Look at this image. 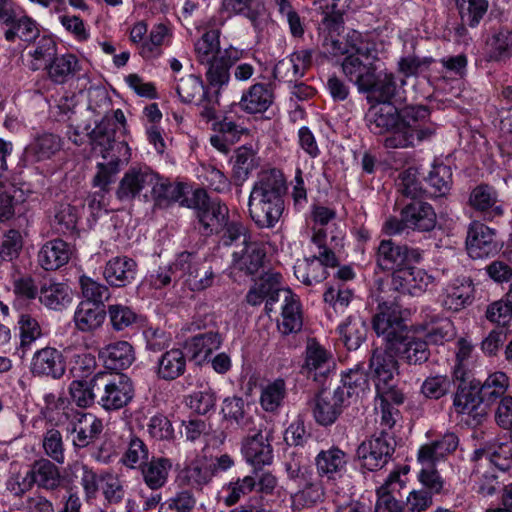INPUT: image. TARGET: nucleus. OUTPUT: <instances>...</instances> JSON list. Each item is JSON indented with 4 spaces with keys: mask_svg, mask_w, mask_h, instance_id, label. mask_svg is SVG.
I'll return each instance as SVG.
<instances>
[{
    "mask_svg": "<svg viewBox=\"0 0 512 512\" xmlns=\"http://www.w3.org/2000/svg\"><path fill=\"white\" fill-rule=\"evenodd\" d=\"M510 386V379L506 373L495 371L490 373L480 388L483 401L493 403L506 396L505 393Z\"/></svg>",
    "mask_w": 512,
    "mask_h": 512,
    "instance_id": "58",
    "label": "nucleus"
},
{
    "mask_svg": "<svg viewBox=\"0 0 512 512\" xmlns=\"http://www.w3.org/2000/svg\"><path fill=\"white\" fill-rule=\"evenodd\" d=\"M497 231L480 221L470 223L467 230L466 250L472 259H483L498 252Z\"/></svg>",
    "mask_w": 512,
    "mask_h": 512,
    "instance_id": "17",
    "label": "nucleus"
},
{
    "mask_svg": "<svg viewBox=\"0 0 512 512\" xmlns=\"http://www.w3.org/2000/svg\"><path fill=\"white\" fill-rule=\"evenodd\" d=\"M73 320L79 331L93 332L104 323L105 310L103 305L93 301H81L75 310Z\"/></svg>",
    "mask_w": 512,
    "mask_h": 512,
    "instance_id": "41",
    "label": "nucleus"
},
{
    "mask_svg": "<svg viewBox=\"0 0 512 512\" xmlns=\"http://www.w3.org/2000/svg\"><path fill=\"white\" fill-rule=\"evenodd\" d=\"M96 382L98 404L106 411L119 410L134 397L133 383L125 374L97 373Z\"/></svg>",
    "mask_w": 512,
    "mask_h": 512,
    "instance_id": "9",
    "label": "nucleus"
},
{
    "mask_svg": "<svg viewBox=\"0 0 512 512\" xmlns=\"http://www.w3.org/2000/svg\"><path fill=\"white\" fill-rule=\"evenodd\" d=\"M73 254L72 247L62 239L47 241L38 252V263L47 271L66 265Z\"/></svg>",
    "mask_w": 512,
    "mask_h": 512,
    "instance_id": "32",
    "label": "nucleus"
},
{
    "mask_svg": "<svg viewBox=\"0 0 512 512\" xmlns=\"http://www.w3.org/2000/svg\"><path fill=\"white\" fill-rule=\"evenodd\" d=\"M98 357L105 368L123 370L135 361V351L128 341L119 340L103 346L99 350Z\"/></svg>",
    "mask_w": 512,
    "mask_h": 512,
    "instance_id": "26",
    "label": "nucleus"
},
{
    "mask_svg": "<svg viewBox=\"0 0 512 512\" xmlns=\"http://www.w3.org/2000/svg\"><path fill=\"white\" fill-rule=\"evenodd\" d=\"M175 90L181 102L199 106L200 115L205 120L210 121L216 117L218 94L211 93L199 76L190 74L181 77Z\"/></svg>",
    "mask_w": 512,
    "mask_h": 512,
    "instance_id": "10",
    "label": "nucleus"
},
{
    "mask_svg": "<svg viewBox=\"0 0 512 512\" xmlns=\"http://www.w3.org/2000/svg\"><path fill=\"white\" fill-rule=\"evenodd\" d=\"M332 352L314 339L307 342L302 372L316 382H323L335 370Z\"/></svg>",
    "mask_w": 512,
    "mask_h": 512,
    "instance_id": "16",
    "label": "nucleus"
},
{
    "mask_svg": "<svg viewBox=\"0 0 512 512\" xmlns=\"http://www.w3.org/2000/svg\"><path fill=\"white\" fill-rule=\"evenodd\" d=\"M69 430L72 433V442L75 447L88 446L102 431V421L92 413L77 412L71 422Z\"/></svg>",
    "mask_w": 512,
    "mask_h": 512,
    "instance_id": "28",
    "label": "nucleus"
},
{
    "mask_svg": "<svg viewBox=\"0 0 512 512\" xmlns=\"http://www.w3.org/2000/svg\"><path fill=\"white\" fill-rule=\"evenodd\" d=\"M341 340L348 350H356L366 339L367 324L359 314L350 315L338 325Z\"/></svg>",
    "mask_w": 512,
    "mask_h": 512,
    "instance_id": "45",
    "label": "nucleus"
},
{
    "mask_svg": "<svg viewBox=\"0 0 512 512\" xmlns=\"http://www.w3.org/2000/svg\"><path fill=\"white\" fill-rule=\"evenodd\" d=\"M459 440L454 433H446L441 439L422 445L417 453V461L428 463V459L439 462L458 446Z\"/></svg>",
    "mask_w": 512,
    "mask_h": 512,
    "instance_id": "46",
    "label": "nucleus"
},
{
    "mask_svg": "<svg viewBox=\"0 0 512 512\" xmlns=\"http://www.w3.org/2000/svg\"><path fill=\"white\" fill-rule=\"evenodd\" d=\"M409 471L408 465L396 467L389 473L384 483L376 488L375 512H405L403 504L394 494L406 486Z\"/></svg>",
    "mask_w": 512,
    "mask_h": 512,
    "instance_id": "13",
    "label": "nucleus"
},
{
    "mask_svg": "<svg viewBox=\"0 0 512 512\" xmlns=\"http://www.w3.org/2000/svg\"><path fill=\"white\" fill-rule=\"evenodd\" d=\"M274 95L268 85L256 83L243 92L240 107L247 113H263L272 105Z\"/></svg>",
    "mask_w": 512,
    "mask_h": 512,
    "instance_id": "42",
    "label": "nucleus"
},
{
    "mask_svg": "<svg viewBox=\"0 0 512 512\" xmlns=\"http://www.w3.org/2000/svg\"><path fill=\"white\" fill-rule=\"evenodd\" d=\"M256 478L247 475L225 484L221 490V498L225 505L232 506L256 489Z\"/></svg>",
    "mask_w": 512,
    "mask_h": 512,
    "instance_id": "57",
    "label": "nucleus"
},
{
    "mask_svg": "<svg viewBox=\"0 0 512 512\" xmlns=\"http://www.w3.org/2000/svg\"><path fill=\"white\" fill-rule=\"evenodd\" d=\"M79 211L69 203H60L54 207L52 225L59 233H66L76 228Z\"/></svg>",
    "mask_w": 512,
    "mask_h": 512,
    "instance_id": "63",
    "label": "nucleus"
},
{
    "mask_svg": "<svg viewBox=\"0 0 512 512\" xmlns=\"http://www.w3.org/2000/svg\"><path fill=\"white\" fill-rule=\"evenodd\" d=\"M393 350L377 349L370 359V373L376 389L378 400L393 401L400 404L404 400L398 389V364Z\"/></svg>",
    "mask_w": 512,
    "mask_h": 512,
    "instance_id": "4",
    "label": "nucleus"
},
{
    "mask_svg": "<svg viewBox=\"0 0 512 512\" xmlns=\"http://www.w3.org/2000/svg\"><path fill=\"white\" fill-rule=\"evenodd\" d=\"M56 55L57 44L54 39L50 36H42L28 52V66L33 71H37L42 67L47 68Z\"/></svg>",
    "mask_w": 512,
    "mask_h": 512,
    "instance_id": "53",
    "label": "nucleus"
},
{
    "mask_svg": "<svg viewBox=\"0 0 512 512\" xmlns=\"http://www.w3.org/2000/svg\"><path fill=\"white\" fill-rule=\"evenodd\" d=\"M348 455L337 446L322 449L315 457V466L320 477L335 480L346 471Z\"/></svg>",
    "mask_w": 512,
    "mask_h": 512,
    "instance_id": "27",
    "label": "nucleus"
},
{
    "mask_svg": "<svg viewBox=\"0 0 512 512\" xmlns=\"http://www.w3.org/2000/svg\"><path fill=\"white\" fill-rule=\"evenodd\" d=\"M415 332L435 345H442L456 336L453 322L429 308L422 311V323L415 326Z\"/></svg>",
    "mask_w": 512,
    "mask_h": 512,
    "instance_id": "18",
    "label": "nucleus"
},
{
    "mask_svg": "<svg viewBox=\"0 0 512 512\" xmlns=\"http://www.w3.org/2000/svg\"><path fill=\"white\" fill-rule=\"evenodd\" d=\"M421 260L419 249L398 245L391 240H382L376 255L377 265L382 270L392 271V274L407 265L418 264Z\"/></svg>",
    "mask_w": 512,
    "mask_h": 512,
    "instance_id": "15",
    "label": "nucleus"
},
{
    "mask_svg": "<svg viewBox=\"0 0 512 512\" xmlns=\"http://www.w3.org/2000/svg\"><path fill=\"white\" fill-rule=\"evenodd\" d=\"M93 150L103 158V161L97 163L94 186L107 189L120 171L121 163L130 160V147L124 141L115 142L112 135L105 132L99 139H94Z\"/></svg>",
    "mask_w": 512,
    "mask_h": 512,
    "instance_id": "5",
    "label": "nucleus"
},
{
    "mask_svg": "<svg viewBox=\"0 0 512 512\" xmlns=\"http://www.w3.org/2000/svg\"><path fill=\"white\" fill-rule=\"evenodd\" d=\"M136 272L137 264L132 258L116 256L106 263L103 277L112 287H124L134 281Z\"/></svg>",
    "mask_w": 512,
    "mask_h": 512,
    "instance_id": "30",
    "label": "nucleus"
},
{
    "mask_svg": "<svg viewBox=\"0 0 512 512\" xmlns=\"http://www.w3.org/2000/svg\"><path fill=\"white\" fill-rule=\"evenodd\" d=\"M9 28L5 31V39L9 42H14L16 38L23 41H32L39 36L38 23L29 16H21L15 19L12 13V20L6 24Z\"/></svg>",
    "mask_w": 512,
    "mask_h": 512,
    "instance_id": "55",
    "label": "nucleus"
},
{
    "mask_svg": "<svg viewBox=\"0 0 512 512\" xmlns=\"http://www.w3.org/2000/svg\"><path fill=\"white\" fill-rule=\"evenodd\" d=\"M401 215L407 229L414 231H431L437 223L433 207L429 203L422 201H414L406 205L402 209Z\"/></svg>",
    "mask_w": 512,
    "mask_h": 512,
    "instance_id": "25",
    "label": "nucleus"
},
{
    "mask_svg": "<svg viewBox=\"0 0 512 512\" xmlns=\"http://www.w3.org/2000/svg\"><path fill=\"white\" fill-rule=\"evenodd\" d=\"M432 282L433 277L430 274L411 264L392 274L391 284L394 290L402 294L420 296Z\"/></svg>",
    "mask_w": 512,
    "mask_h": 512,
    "instance_id": "22",
    "label": "nucleus"
},
{
    "mask_svg": "<svg viewBox=\"0 0 512 512\" xmlns=\"http://www.w3.org/2000/svg\"><path fill=\"white\" fill-rule=\"evenodd\" d=\"M158 180V174L148 167L130 168L119 182L116 196L121 201H130L136 197L152 196V188Z\"/></svg>",
    "mask_w": 512,
    "mask_h": 512,
    "instance_id": "14",
    "label": "nucleus"
},
{
    "mask_svg": "<svg viewBox=\"0 0 512 512\" xmlns=\"http://www.w3.org/2000/svg\"><path fill=\"white\" fill-rule=\"evenodd\" d=\"M281 275L278 273H266L261 276L249 288L246 294V302L251 306L265 304V312L268 316L274 311V305L279 301Z\"/></svg>",
    "mask_w": 512,
    "mask_h": 512,
    "instance_id": "19",
    "label": "nucleus"
},
{
    "mask_svg": "<svg viewBox=\"0 0 512 512\" xmlns=\"http://www.w3.org/2000/svg\"><path fill=\"white\" fill-rule=\"evenodd\" d=\"M62 144V139L56 134L48 132L37 133L25 147L24 153L32 161L41 162L51 159L61 150Z\"/></svg>",
    "mask_w": 512,
    "mask_h": 512,
    "instance_id": "35",
    "label": "nucleus"
},
{
    "mask_svg": "<svg viewBox=\"0 0 512 512\" xmlns=\"http://www.w3.org/2000/svg\"><path fill=\"white\" fill-rule=\"evenodd\" d=\"M459 14L463 23L476 27L486 15L488 0H457Z\"/></svg>",
    "mask_w": 512,
    "mask_h": 512,
    "instance_id": "64",
    "label": "nucleus"
},
{
    "mask_svg": "<svg viewBox=\"0 0 512 512\" xmlns=\"http://www.w3.org/2000/svg\"><path fill=\"white\" fill-rule=\"evenodd\" d=\"M171 468L172 462L170 459L153 457L142 467V475L145 484L153 490L161 488L167 482Z\"/></svg>",
    "mask_w": 512,
    "mask_h": 512,
    "instance_id": "49",
    "label": "nucleus"
},
{
    "mask_svg": "<svg viewBox=\"0 0 512 512\" xmlns=\"http://www.w3.org/2000/svg\"><path fill=\"white\" fill-rule=\"evenodd\" d=\"M96 375L90 380H73L69 384V396L72 403L81 408L91 406L96 399Z\"/></svg>",
    "mask_w": 512,
    "mask_h": 512,
    "instance_id": "61",
    "label": "nucleus"
},
{
    "mask_svg": "<svg viewBox=\"0 0 512 512\" xmlns=\"http://www.w3.org/2000/svg\"><path fill=\"white\" fill-rule=\"evenodd\" d=\"M220 30L210 29L194 42V54L199 64L206 68V79L211 86L214 81L223 80L226 70L218 67L220 55Z\"/></svg>",
    "mask_w": 512,
    "mask_h": 512,
    "instance_id": "11",
    "label": "nucleus"
},
{
    "mask_svg": "<svg viewBox=\"0 0 512 512\" xmlns=\"http://www.w3.org/2000/svg\"><path fill=\"white\" fill-rule=\"evenodd\" d=\"M405 314L406 311L395 301H385L378 305L372 325L376 334L384 338L389 350H399L398 341L403 340L409 330L405 323Z\"/></svg>",
    "mask_w": 512,
    "mask_h": 512,
    "instance_id": "8",
    "label": "nucleus"
},
{
    "mask_svg": "<svg viewBox=\"0 0 512 512\" xmlns=\"http://www.w3.org/2000/svg\"><path fill=\"white\" fill-rule=\"evenodd\" d=\"M469 204L488 220L500 217L504 213L497 191L492 186L486 184H480L471 191Z\"/></svg>",
    "mask_w": 512,
    "mask_h": 512,
    "instance_id": "29",
    "label": "nucleus"
},
{
    "mask_svg": "<svg viewBox=\"0 0 512 512\" xmlns=\"http://www.w3.org/2000/svg\"><path fill=\"white\" fill-rule=\"evenodd\" d=\"M367 125L374 134L389 133L386 148L415 147L430 140L437 131L430 121V111L423 105H409L398 110L391 103L372 105L366 114Z\"/></svg>",
    "mask_w": 512,
    "mask_h": 512,
    "instance_id": "1",
    "label": "nucleus"
},
{
    "mask_svg": "<svg viewBox=\"0 0 512 512\" xmlns=\"http://www.w3.org/2000/svg\"><path fill=\"white\" fill-rule=\"evenodd\" d=\"M406 81L403 78H396L392 73H379L373 75V82L370 88L363 89L362 92H369L370 97L380 103H390V100L401 101L404 97V86Z\"/></svg>",
    "mask_w": 512,
    "mask_h": 512,
    "instance_id": "24",
    "label": "nucleus"
},
{
    "mask_svg": "<svg viewBox=\"0 0 512 512\" xmlns=\"http://www.w3.org/2000/svg\"><path fill=\"white\" fill-rule=\"evenodd\" d=\"M420 337L423 336L415 332V326L409 329L403 340L398 341L399 350L393 349L394 353L400 355L409 364L425 362L429 357L428 343Z\"/></svg>",
    "mask_w": 512,
    "mask_h": 512,
    "instance_id": "37",
    "label": "nucleus"
},
{
    "mask_svg": "<svg viewBox=\"0 0 512 512\" xmlns=\"http://www.w3.org/2000/svg\"><path fill=\"white\" fill-rule=\"evenodd\" d=\"M345 405H348L346 399L339 397L336 390L332 394L323 391L316 397L314 417L321 425H331L336 421Z\"/></svg>",
    "mask_w": 512,
    "mask_h": 512,
    "instance_id": "39",
    "label": "nucleus"
},
{
    "mask_svg": "<svg viewBox=\"0 0 512 512\" xmlns=\"http://www.w3.org/2000/svg\"><path fill=\"white\" fill-rule=\"evenodd\" d=\"M236 241H239L241 245H237L232 253L231 273L240 271L245 274H253L257 272L265 256L262 244L252 241L246 234L243 225L231 223L227 228V239L224 240V243L232 245Z\"/></svg>",
    "mask_w": 512,
    "mask_h": 512,
    "instance_id": "6",
    "label": "nucleus"
},
{
    "mask_svg": "<svg viewBox=\"0 0 512 512\" xmlns=\"http://www.w3.org/2000/svg\"><path fill=\"white\" fill-rule=\"evenodd\" d=\"M281 319L278 322L279 331L288 335L300 331L303 324L302 309L299 297L290 289L282 290Z\"/></svg>",
    "mask_w": 512,
    "mask_h": 512,
    "instance_id": "31",
    "label": "nucleus"
},
{
    "mask_svg": "<svg viewBox=\"0 0 512 512\" xmlns=\"http://www.w3.org/2000/svg\"><path fill=\"white\" fill-rule=\"evenodd\" d=\"M485 458L500 471H507L512 468V431L509 438H503L494 443L488 451L476 450L474 460Z\"/></svg>",
    "mask_w": 512,
    "mask_h": 512,
    "instance_id": "44",
    "label": "nucleus"
},
{
    "mask_svg": "<svg viewBox=\"0 0 512 512\" xmlns=\"http://www.w3.org/2000/svg\"><path fill=\"white\" fill-rule=\"evenodd\" d=\"M331 46V53L334 55H346L342 62L345 76L354 82L361 92L370 88L377 70L375 62L384 52L385 44L369 35L352 30L347 33L344 41H332Z\"/></svg>",
    "mask_w": 512,
    "mask_h": 512,
    "instance_id": "2",
    "label": "nucleus"
},
{
    "mask_svg": "<svg viewBox=\"0 0 512 512\" xmlns=\"http://www.w3.org/2000/svg\"><path fill=\"white\" fill-rule=\"evenodd\" d=\"M369 390L368 378L360 367L350 369L342 375V385L336 391L339 397L345 398L350 404L358 400Z\"/></svg>",
    "mask_w": 512,
    "mask_h": 512,
    "instance_id": "43",
    "label": "nucleus"
},
{
    "mask_svg": "<svg viewBox=\"0 0 512 512\" xmlns=\"http://www.w3.org/2000/svg\"><path fill=\"white\" fill-rule=\"evenodd\" d=\"M213 477L211 465L203 455H195L188 458L185 467L179 474L181 483L192 488H201L208 484Z\"/></svg>",
    "mask_w": 512,
    "mask_h": 512,
    "instance_id": "36",
    "label": "nucleus"
},
{
    "mask_svg": "<svg viewBox=\"0 0 512 512\" xmlns=\"http://www.w3.org/2000/svg\"><path fill=\"white\" fill-rule=\"evenodd\" d=\"M482 397L472 387L460 386L454 395L452 414L469 426L481 423L485 412L481 408Z\"/></svg>",
    "mask_w": 512,
    "mask_h": 512,
    "instance_id": "21",
    "label": "nucleus"
},
{
    "mask_svg": "<svg viewBox=\"0 0 512 512\" xmlns=\"http://www.w3.org/2000/svg\"><path fill=\"white\" fill-rule=\"evenodd\" d=\"M39 299L47 308L61 310L71 303L72 292L66 284L50 283L41 288Z\"/></svg>",
    "mask_w": 512,
    "mask_h": 512,
    "instance_id": "54",
    "label": "nucleus"
},
{
    "mask_svg": "<svg viewBox=\"0 0 512 512\" xmlns=\"http://www.w3.org/2000/svg\"><path fill=\"white\" fill-rule=\"evenodd\" d=\"M250 406L243 398L233 396L223 400L221 412L226 423L233 428L249 430L254 424Z\"/></svg>",
    "mask_w": 512,
    "mask_h": 512,
    "instance_id": "34",
    "label": "nucleus"
},
{
    "mask_svg": "<svg viewBox=\"0 0 512 512\" xmlns=\"http://www.w3.org/2000/svg\"><path fill=\"white\" fill-rule=\"evenodd\" d=\"M272 437L261 431L254 435L246 436L242 440L241 453L245 462L255 471L273 463L274 454L271 445Z\"/></svg>",
    "mask_w": 512,
    "mask_h": 512,
    "instance_id": "20",
    "label": "nucleus"
},
{
    "mask_svg": "<svg viewBox=\"0 0 512 512\" xmlns=\"http://www.w3.org/2000/svg\"><path fill=\"white\" fill-rule=\"evenodd\" d=\"M173 38L172 26L165 23H159L152 27L149 36L138 47L140 55L146 59H156L163 53L162 48L169 46Z\"/></svg>",
    "mask_w": 512,
    "mask_h": 512,
    "instance_id": "38",
    "label": "nucleus"
},
{
    "mask_svg": "<svg viewBox=\"0 0 512 512\" xmlns=\"http://www.w3.org/2000/svg\"><path fill=\"white\" fill-rule=\"evenodd\" d=\"M325 497V489L322 480H315L306 483V485L291 494V508L292 510H301L308 508L322 502Z\"/></svg>",
    "mask_w": 512,
    "mask_h": 512,
    "instance_id": "52",
    "label": "nucleus"
},
{
    "mask_svg": "<svg viewBox=\"0 0 512 512\" xmlns=\"http://www.w3.org/2000/svg\"><path fill=\"white\" fill-rule=\"evenodd\" d=\"M286 188L280 170L269 169L258 175L248 198L249 216L257 227L271 229L280 221L285 209Z\"/></svg>",
    "mask_w": 512,
    "mask_h": 512,
    "instance_id": "3",
    "label": "nucleus"
},
{
    "mask_svg": "<svg viewBox=\"0 0 512 512\" xmlns=\"http://www.w3.org/2000/svg\"><path fill=\"white\" fill-rule=\"evenodd\" d=\"M186 186L182 183H171L158 176V180L152 188V198L160 206L168 205L172 202H182L190 197H185Z\"/></svg>",
    "mask_w": 512,
    "mask_h": 512,
    "instance_id": "51",
    "label": "nucleus"
},
{
    "mask_svg": "<svg viewBox=\"0 0 512 512\" xmlns=\"http://www.w3.org/2000/svg\"><path fill=\"white\" fill-rule=\"evenodd\" d=\"M186 369V357L181 349L173 348L162 354L158 361V376L165 380H174Z\"/></svg>",
    "mask_w": 512,
    "mask_h": 512,
    "instance_id": "50",
    "label": "nucleus"
},
{
    "mask_svg": "<svg viewBox=\"0 0 512 512\" xmlns=\"http://www.w3.org/2000/svg\"><path fill=\"white\" fill-rule=\"evenodd\" d=\"M33 480V484L39 487L52 490L57 488L61 482V476L58 468L48 460L37 461L28 469Z\"/></svg>",
    "mask_w": 512,
    "mask_h": 512,
    "instance_id": "56",
    "label": "nucleus"
},
{
    "mask_svg": "<svg viewBox=\"0 0 512 512\" xmlns=\"http://www.w3.org/2000/svg\"><path fill=\"white\" fill-rule=\"evenodd\" d=\"M295 277L305 285L319 283L326 278V270L315 257L297 260L294 267Z\"/></svg>",
    "mask_w": 512,
    "mask_h": 512,
    "instance_id": "59",
    "label": "nucleus"
},
{
    "mask_svg": "<svg viewBox=\"0 0 512 512\" xmlns=\"http://www.w3.org/2000/svg\"><path fill=\"white\" fill-rule=\"evenodd\" d=\"M474 288L469 278L453 280L445 288L443 305L452 311H459L472 301Z\"/></svg>",
    "mask_w": 512,
    "mask_h": 512,
    "instance_id": "40",
    "label": "nucleus"
},
{
    "mask_svg": "<svg viewBox=\"0 0 512 512\" xmlns=\"http://www.w3.org/2000/svg\"><path fill=\"white\" fill-rule=\"evenodd\" d=\"M182 206L195 210L198 229L203 235L219 233L230 225L228 224V207L217 199L210 200L203 189L194 190L190 198L182 202Z\"/></svg>",
    "mask_w": 512,
    "mask_h": 512,
    "instance_id": "7",
    "label": "nucleus"
},
{
    "mask_svg": "<svg viewBox=\"0 0 512 512\" xmlns=\"http://www.w3.org/2000/svg\"><path fill=\"white\" fill-rule=\"evenodd\" d=\"M286 395V384L281 378L275 379L262 387L260 405L267 412L276 411Z\"/></svg>",
    "mask_w": 512,
    "mask_h": 512,
    "instance_id": "62",
    "label": "nucleus"
},
{
    "mask_svg": "<svg viewBox=\"0 0 512 512\" xmlns=\"http://www.w3.org/2000/svg\"><path fill=\"white\" fill-rule=\"evenodd\" d=\"M202 267L200 261L193 254L182 252L171 265V272L174 275V280L182 281L192 290V280L199 279Z\"/></svg>",
    "mask_w": 512,
    "mask_h": 512,
    "instance_id": "47",
    "label": "nucleus"
},
{
    "mask_svg": "<svg viewBox=\"0 0 512 512\" xmlns=\"http://www.w3.org/2000/svg\"><path fill=\"white\" fill-rule=\"evenodd\" d=\"M48 77L57 84L65 83L80 70L78 58L71 53L55 56L46 68Z\"/></svg>",
    "mask_w": 512,
    "mask_h": 512,
    "instance_id": "48",
    "label": "nucleus"
},
{
    "mask_svg": "<svg viewBox=\"0 0 512 512\" xmlns=\"http://www.w3.org/2000/svg\"><path fill=\"white\" fill-rule=\"evenodd\" d=\"M394 440L384 432L373 435L361 443L357 449V456L361 466L368 471L383 468L394 452Z\"/></svg>",
    "mask_w": 512,
    "mask_h": 512,
    "instance_id": "12",
    "label": "nucleus"
},
{
    "mask_svg": "<svg viewBox=\"0 0 512 512\" xmlns=\"http://www.w3.org/2000/svg\"><path fill=\"white\" fill-rule=\"evenodd\" d=\"M427 183L429 186L428 193L432 197L447 195L452 185L451 168L444 164L434 165L428 175Z\"/></svg>",
    "mask_w": 512,
    "mask_h": 512,
    "instance_id": "60",
    "label": "nucleus"
},
{
    "mask_svg": "<svg viewBox=\"0 0 512 512\" xmlns=\"http://www.w3.org/2000/svg\"><path fill=\"white\" fill-rule=\"evenodd\" d=\"M222 345L218 332H206L195 335L186 341V349L191 359L198 365L210 360L212 354Z\"/></svg>",
    "mask_w": 512,
    "mask_h": 512,
    "instance_id": "33",
    "label": "nucleus"
},
{
    "mask_svg": "<svg viewBox=\"0 0 512 512\" xmlns=\"http://www.w3.org/2000/svg\"><path fill=\"white\" fill-rule=\"evenodd\" d=\"M30 371L35 376L61 378L65 373V361L62 353L53 347L37 350L32 357Z\"/></svg>",
    "mask_w": 512,
    "mask_h": 512,
    "instance_id": "23",
    "label": "nucleus"
}]
</instances>
